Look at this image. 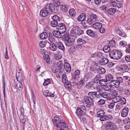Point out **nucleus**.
Instances as JSON below:
<instances>
[{
    "mask_svg": "<svg viewBox=\"0 0 130 130\" xmlns=\"http://www.w3.org/2000/svg\"><path fill=\"white\" fill-rule=\"evenodd\" d=\"M108 45L110 47H114L116 45L115 42L114 40H111L109 42Z\"/></svg>",
    "mask_w": 130,
    "mask_h": 130,
    "instance_id": "obj_48",
    "label": "nucleus"
},
{
    "mask_svg": "<svg viewBox=\"0 0 130 130\" xmlns=\"http://www.w3.org/2000/svg\"><path fill=\"white\" fill-rule=\"evenodd\" d=\"M56 127L57 128H65L68 127V125L65 122L61 121L59 124L57 125Z\"/></svg>",
    "mask_w": 130,
    "mask_h": 130,
    "instance_id": "obj_17",
    "label": "nucleus"
},
{
    "mask_svg": "<svg viewBox=\"0 0 130 130\" xmlns=\"http://www.w3.org/2000/svg\"><path fill=\"white\" fill-rule=\"evenodd\" d=\"M107 67L108 68H110L113 67L114 65V63L111 62H108L107 64Z\"/></svg>",
    "mask_w": 130,
    "mask_h": 130,
    "instance_id": "obj_60",
    "label": "nucleus"
},
{
    "mask_svg": "<svg viewBox=\"0 0 130 130\" xmlns=\"http://www.w3.org/2000/svg\"><path fill=\"white\" fill-rule=\"evenodd\" d=\"M105 100L103 99H100L98 102V104L99 105H103L105 103Z\"/></svg>",
    "mask_w": 130,
    "mask_h": 130,
    "instance_id": "obj_53",
    "label": "nucleus"
},
{
    "mask_svg": "<svg viewBox=\"0 0 130 130\" xmlns=\"http://www.w3.org/2000/svg\"><path fill=\"white\" fill-rule=\"evenodd\" d=\"M90 17L95 22L99 21L98 16L96 14H90Z\"/></svg>",
    "mask_w": 130,
    "mask_h": 130,
    "instance_id": "obj_24",
    "label": "nucleus"
},
{
    "mask_svg": "<svg viewBox=\"0 0 130 130\" xmlns=\"http://www.w3.org/2000/svg\"><path fill=\"white\" fill-rule=\"evenodd\" d=\"M86 18V15L85 14L83 13L78 17L77 20L79 21H85Z\"/></svg>",
    "mask_w": 130,
    "mask_h": 130,
    "instance_id": "obj_18",
    "label": "nucleus"
},
{
    "mask_svg": "<svg viewBox=\"0 0 130 130\" xmlns=\"http://www.w3.org/2000/svg\"><path fill=\"white\" fill-rule=\"evenodd\" d=\"M64 41L66 45L70 47L74 43L75 39L70 37V35L67 33H66L63 35Z\"/></svg>",
    "mask_w": 130,
    "mask_h": 130,
    "instance_id": "obj_2",
    "label": "nucleus"
},
{
    "mask_svg": "<svg viewBox=\"0 0 130 130\" xmlns=\"http://www.w3.org/2000/svg\"><path fill=\"white\" fill-rule=\"evenodd\" d=\"M128 112V108L127 107H124L121 112V115L122 117H124L127 115Z\"/></svg>",
    "mask_w": 130,
    "mask_h": 130,
    "instance_id": "obj_11",
    "label": "nucleus"
},
{
    "mask_svg": "<svg viewBox=\"0 0 130 130\" xmlns=\"http://www.w3.org/2000/svg\"><path fill=\"white\" fill-rule=\"evenodd\" d=\"M108 83L106 79H100L99 84L101 86H104L106 85Z\"/></svg>",
    "mask_w": 130,
    "mask_h": 130,
    "instance_id": "obj_34",
    "label": "nucleus"
},
{
    "mask_svg": "<svg viewBox=\"0 0 130 130\" xmlns=\"http://www.w3.org/2000/svg\"><path fill=\"white\" fill-rule=\"evenodd\" d=\"M15 88L17 89H19V90H21L23 86L21 83H18L16 84Z\"/></svg>",
    "mask_w": 130,
    "mask_h": 130,
    "instance_id": "obj_44",
    "label": "nucleus"
},
{
    "mask_svg": "<svg viewBox=\"0 0 130 130\" xmlns=\"http://www.w3.org/2000/svg\"><path fill=\"white\" fill-rule=\"evenodd\" d=\"M125 58L126 61L127 62H130V55H127L125 56Z\"/></svg>",
    "mask_w": 130,
    "mask_h": 130,
    "instance_id": "obj_59",
    "label": "nucleus"
},
{
    "mask_svg": "<svg viewBox=\"0 0 130 130\" xmlns=\"http://www.w3.org/2000/svg\"><path fill=\"white\" fill-rule=\"evenodd\" d=\"M91 57L92 58H95V59H98L102 57L103 54L101 52H98L92 54Z\"/></svg>",
    "mask_w": 130,
    "mask_h": 130,
    "instance_id": "obj_9",
    "label": "nucleus"
},
{
    "mask_svg": "<svg viewBox=\"0 0 130 130\" xmlns=\"http://www.w3.org/2000/svg\"><path fill=\"white\" fill-rule=\"evenodd\" d=\"M115 80L119 85L121 83H122L123 82V78L120 77H116V79Z\"/></svg>",
    "mask_w": 130,
    "mask_h": 130,
    "instance_id": "obj_31",
    "label": "nucleus"
},
{
    "mask_svg": "<svg viewBox=\"0 0 130 130\" xmlns=\"http://www.w3.org/2000/svg\"><path fill=\"white\" fill-rule=\"evenodd\" d=\"M75 10L73 9H70L69 11V14L71 16L74 17L76 15Z\"/></svg>",
    "mask_w": 130,
    "mask_h": 130,
    "instance_id": "obj_33",
    "label": "nucleus"
},
{
    "mask_svg": "<svg viewBox=\"0 0 130 130\" xmlns=\"http://www.w3.org/2000/svg\"><path fill=\"white\" fill-rule=\"evenodd\" d=\"M108 59L106 58H102L99 61V63L101 65H104L107 64L108 62Z\"/></svg>",
    "mask_w": 130,
    "mask_h": 130,
    "instance_id": "obj_16",
    "label": "nucleus"
},
{
    "mask_svg": "<svg viewBox=\"0 0 130 130\" xmlns=\"http://www.w3.org/2000/svg\"><path fill=\"white\" fill-rule=\"evenodd\" d=\"M85 82V79L84 78H82L78 82L77 85H79L80 87H82L84 84Z\"/></svg>",
    "mask_w": 130,
    "mask_h": 130,
    "instance_id": "obj_39",
    "label": "nucleus"
},
{
    "mask_svg": "<svg viewBox=\"0 0 130 130\" xmlns=\"http://www.w3.org/2000/svg\"><path fill=\"white\" fill-rule=\"evenodd\" d=\"M87 34L89 36L94 37L95 36V32L90 29L86 31Z\"/></svg>",
    "mask_w": 130,
    "mask_h": 130,
    "instance_id": "obj_26",
    "label": "nucleus"
},
{
    "mask_svg": "<svg viewBox=\"0 0 130 130\" xmlns=\"http://www.w3.org/2000/svg\"><path fill=\"white\" fill-rule=\"evenodd\" d=\"M57 28L58 30L62 34L64 33L66 30V27L65 24L62 23L58 24Z\"/></svg>",
    "mask_w": 130,
    "mask_h": 130,
    "instance_id": "obj_5",
    "label": "nucleus"
},
{
    "mask_svg": "<svg viewBox=\"0 0 130 130\" xmlns=\"http://www.w3.org/2000/svg\"><path fill=\"white\" fill-rule=\"evenodd\" d=\"M105 112L104 111L102 110H100L97 113V115L98 117L101 118L104 115Z\"/></svg>",
    "mask_w": 130,
    "mask_h": 130,
    "instance_id": "obj_41",
    "label": "nucleus"
},
{
    "mask_svg": "<svg viewBox=\"0 0 130 130\" xmlns=\"http://www.w3.org/2000/svg\"><path fill=\"white\" fill-rule=\"evenodd\" d=\"M60 9L63 12H66L68 10V8L66 6L63 5H61Z\"/></svg>",
    "mask_w": 130,
    "mask_h": 130,
    "instance_id": "obj_49",
    "label": "nucleus"
},
{
    "mask_svg": "<svg viewBox=\"0 0 130 130\" xmlns=\"http://www.w3.org/2000/svg\"><path fill=\"white\" fill-rule=\"evenodd\" d=\"M83 103L85 105H86L87 107L88 108L94 105L93 102L92 100V99L87 96H84Z\"/></svg>",
    "mask_w": 130,
    "mask_h": 130,
    "instance_id": "obj_3",
    "label": "nucleus"
},
{
    "mask_svg": "<svg viewBox=\"0 0 130 130\" xmlns=\"http://www.w3.org/2000/svg\"><path fill=\"white\" fill-rule=\"evenodd\" d=\"M94 83L92 81L88 82L86 85V88L88 89H94Z\"/></svg>",
    "mask_w": 130,
    "mask_h": 130,
    "instance_id": "obj_13",
    "label": "nucleus"
},
{
    "mask_svg": "<svg viewBox=\"0 0 130 130\" xmlns=\"http://www.w3.org/2000/svg\"><path fill=\"white\" fill-rule=\"evenodd\" d=\"M123 122L124 124H127L130 123V119L127 118L124 119L123 120Z\"/></svg>",
    "mask_w": 130,
    "mask_h": 130,
    "instance_id": "obj_56",
    "label": "nucleus"
},
{
    "mask_svg": "<svg viewBox=\"0 0 130 130\" xmlns=\"http://www.w3.org/2000/svg\"><path fill=\"white\" fill-rule=\"evenodd\" d=\"M64 68L68 72H70L71 70L70 66L68 62H65L64 64Z\"/></svg>",
    "mask_w": 130,
    "mask_h": 130,
    "instance_id": "obj_19",
    "label": "nucleus"
},
{
    "mask_svg": "<svg viewBox=\"0 0 130 130\" xmlns=\"http://www.w3.org/2000/svg\"><path fill=\"white\" fill-rule=\"evenodd\" d=\"M51 24L52 26L53 27H56L58 25L57 21L53 20L51 21Z\"/></svg>",
    "mask_w": 130,
    "mask_h": 130,
    "instance_id": "obj_38",
    "label": "nucleus"
},
{
    "mask_svg": "<svg viewBox=\"0 0 130 130\" xmlns=\"http://www.w3.org/2000/svg\"><path fill=\"white\" fill-rule=\"evenodd\" d=\"M57 67L58 69L61 70L63 68V63L61 61L58 62L57 64Z\"/></svg>",
    "mask_w": 130,
    "mask_h": 130,
    "instance_id": "obj_36",
    "label": "nucleus"
},
{
    "mask_svg": "<svg viewBox=\"0 0 130 130\" xmlns=\"http://www.w3.org/2000/svg\"><path fill=\"white\" fill-rule=\"evenodd\" d=\"M117 102H113L110 103L108 105V107L111 109L113 108L115 105V103Z\"/></svg>",
    "mask_w": 130,
    "mask_h": 130,
    "instance_id": "obj_55",
    "label": "nucleus"
},
{
    "mask_svg": "<svg viewBox=\"0 0 130 130\" xmlns=\"http://www.w3.org/2000/svg\"><path fill=\"white\" fill-rule=\"evenodd\" d=\"M62 81L63 83L65 84V87L66 88H69L71 86V84L69 81H68L67 79L66 74H63L62 75Z\"/></svg>",
    "mask_w": 130,
    "mask_h": 130,
    "instance_id": "obj_4",
    "label": "nucleus"
},
{
    "mask_svg": "<svg viewBox=\"0 0 130 130\" xmlns=\"http://www.w3.org/2000/svg\"><path fill=\"white\" fill-rule=\"evenodd\" d=\"M53 20L57 21V20L60 21L59 18L58 16L57 15H55L52 17Z\"/></svg>",
    "mask_w": 130,
    "mask_h": 130,
    "instance_id": "obj_64",
    "label": "nucleus"
},
{
    "mask_svg": "<svg viewBox=\"0 0 130 130\" xmlns=\"http://www.w3.org/2000/svg\"><path fill=\"white\" fill-rule=\"evenodd\" d=\"M49 47L51 50L54 51H55L57 48L56 44H55L53 43L51 44Z\"/></svg>",
    "mask_w": 130,
    "mask_h": 130,
    "instance_id": "obj_42",
    "label": "nucleus"
},
{
    "mask_svg": "<svg viewBox=\"0 0 130 130\" xmlns=\"http://www.w3.org/2000/svg\"><path fill=\"white\" fill-rule=\"evenodd\" d=\"M109 84L111 88L113 89L118 88L120 86L115 80H111L109 83Z\"/></svg>",
    "mask_w": 130,
    "mask_h": 130,
    "instance_id": "obj_6",
    "label": "nucleus"
},
{
    "mask_svg": "<svg viewBox=\"0 0 130 130\" xmlns=\"http://www.w3.org/2000/svg\"><path fill=\"white\" fill-rule=\"evenodd\" d=\"M109 55L111 59L119 60L121 58L122 54L120 51L115 50L110 51L109 53Z\"/></svg>",
    "mask_w": 130,
    "mask_h": 130,
    "instance_id": "obj_1",
    "label": "nucleus"
},
{
    "mask_svg": "<svg viewBox=\"0 0 130 130\" xmlns=\"http://www.w3.org/2000/svg\"><path fill=\"white\" fill-rule=\"evenodd\" d=\"M43 57L44 59L46 61V63H50V61L49 56L47 54H46L45 55L43 56Z\"/></svg>",
    "mask_w": 130,
    "mask_h": 130,
    "instance_id": "obj_47",
    "label": "nucleus"
},
{
    "mask_svg": "<svg viewBox=\"0 0 130 130\" xmlns=\"http://www.w3.org/2000/svg\"><path fill=\"white\" fill-rule=\"evenodd\" d=\"M110 94L113 96H115L118 94V92L117 91L113 89L111 90L110 91Z\"/></svg>",
    "mask_w": 130,
    "mask_h": 130,
    "instance_id": "obj_46",
    "label": "nucleus"
},
{
    "mask_svg": "<svg viewBox=\"0 0 130 130\" xmlns=\"http://www.w3.org/2000/svg\"><path fill=\"white\" fill-rule=\"evenodd\" d=\"M119 103L117 104L116 106V108L120 110L123 107V105Z\"/></svg>",
    "mask_w": 130,
    "mask_h": 130,
    "instance_id": "obj_58",
    "label": "nucleus"
},
{
    "mask_svg": "<svg viewBox=\"0 0 130 130\" xmlns=\"http://www.w3.org/2000/svg\"><path fill=\"white\" fill-rule=\"evenodd\" d=\"M43 94L46 97H53L54 96V95L51 92H49L48 90L44 91L43 92Z\"/></svg>",
    "mask_w": 130,
    "mask_h": 130,
    "instance_id": "obj_21",
    "label": "nucleus"
},
{
    "mask_svg": "<svg viewBox=\"0 0 130 130\" xmlns=\"http://www.w3.org/2000/svg\"><path fill=\"white\" fill-rule=\"evenodd\" d=\"M86 41L81 38H78L77 40V43L80 45H83L86 43Z\"/></svg>",
    "mask_w": 130,
    "mask_h": 130,
    "instance_id": "obj_35",
    "label": "nucleus"
},
{
    "mask_svg": "<svg viewBox=\"0 0 130 130\" xmlns=\"http://www.w3.org/2000/svg\"><path fill=\"white\" fill-rule=\"evenodd\" d=\"M106 128L107 129H111L114 126V124L110 121L107 122L106 124Z\"/></svg>",
    "mask_w": 130,
    "mask_h": 130,
    "instance_id": "obj_23",
    "label": "nucleus"
},
{
    "mask_svg": "<svg viewBox=\"0 0 130 130\" xmlns=\"http://www.w3.org/2000/svg\"><path fill=\"white\" fill-rule=\"evenodd\" d=\"M76 113L77 115L78 116H82L85 114V111L82 110L80 107L77 108Z\"/></svg>",
    "mask_w": 130,
    "mask_h": 130,
    "instance_id": "obj_10",
    "label": "nucleus"
},
{
    "mask_svg": "<svg viewBox=\"0 0 130 130\" xmlns=\"http://www.w3.org/2000/svg\"><path fill=\"white\" fill-rule=\"evenodd\" d=\"M96 70L97 73L99 74H103L105 72V69L101 67L97 69Z\"/></svg>",
    "mask_w": 130,
    "mask_h": 130,
    "instance_id": "obj_28",
    "label": "nucleus"
},
{
    "mask_svg": "<svg viewBox=\"0 0 130 130\" xmlns=\"http://www.w3.org/2000/svg\"><path fill=\"white\" fill-rule=\"evenodd\" d=\"M53 35L56 38H60L62 36V33L60 31L58 30H54L53 32Z\"/></svg>",
    "mask_w": 130,
    "mask_h": 130,
    "instance_id": "obj_12",
    "label": "nucleus"
},
{
    "mask_svg": "<svg viewBox=\"0 0 130 130\" xmlns=\"http://www.w3.org/2000/svg\"><path fill=\"white\" fill-rule=\"evenodd\" d=\"M52 73L57 74L58 71V69H56L55 67H53L52 68Z\"/></svg>",
    "mask_w": 130,
    "mask_h": 130,
    "instance_id": "obj_63",
    "label": "nucleus"
},
{
    "mask_svg": "<svg viewBox=\"0 0 130 130\" xmlns=\"http://www.w3.org/2000/svg\"><path fill=\"white\" fill-rule=\"evenodd\" d=\"M54 3L55 6L56 7H59L60 5V3L59 0H54Z\"/></svg>",
    "mask_w": 130,
    "mask_h": 130,
    "instance_id": "obj_51",
    "label": "nucleus"
},
{
    "mask_svg": "<svg viewBox=\"0 0 130 130\" xmlns=\"http://www.w3.org/2000/svg\"><path fill=\"white\" fill-rule=\"evenodd\" d=\"M121 71L123 72H127L129 70L128 66L126 65L123 64L120 67Z\"/></svg>",
    "mask_w": 130,
    "mask_h": 130,
    "instance_id": "obj_20",
    "label": "nucleus"
},
{
    "mask_svg": "<svg viewBox=\"0 0 130 130\" xmlns=\"http://www.w3.org/2000/svg\"><path fill=\"white\" fill-rule=\"evenodd\" d=\"M55 5L53 6V5L52 3H51L48 5H47L45 6L44 9H47L48 11H50L51 12H53L55 10Z\"/></svg>",
    "mask_w": 130,
    "mask_h": 130,
    "instance_id": "obj_8",
    "label": "nucleus"
},
{
    "mask_svg": "<svg viewBox=\"0 0 130 130\" xmlns=\"http://www.w3.org/2000/svg\"><path fill=\"white\" fill-rule=\"evenodd\" d=\"M102 26V24L100 23L95 22L93 25V27L96 29H99Z\"/></svg>",
    "mask_w": 130,
    "mask_h": 130,
    "instance_id": "obj_22",
    "label": "nucleus"
},
{
    "mask_svg": "<svg viewBox=\"0 0 130 130\" xmlns=\"http://www.w3.org/2000/svg\"><path fill=\"white\" fill-rule=\"evenodd\" d=\"M110 50V46L108 45H105L103 48V51L105 53L109 52Z\"/></svg>",
    "mask_w": 130,
    "mask_h": 130,
    "instance_id": "obj_43",
    "label": "nucleus"
},
{
    "mask_svg": "<svg viewBox=\"0 0 130 130\" xmlns=\"http://www.w3.org/2000/svg\"><path fill=\"white\" fill-rule=\"evenodd\" d=\"M46 45L45 42L44 41H41L39 43V46L41 47H44Z\"/></svg>",
    "mask_w": 130,
    "mask_h": 130,
    "instance_id": "obj_62",
    "label": "nucleus"
},
{
    "mask_svg": "<svg viewBox=\"0 0 130 130\" xmlns=\"http://www.w3.org/2000/svg\"><path fill=\"white\" fill-rule=\"evenodd\" d=\"M126 103V100L124 98H122V99L120 101V103L122 105L125 104Z\"/></svg>",
    "mask_w": 130,
    "mask_h": 130,
    "instance_id": "obj_61",
    "label": "nucleus"
},
{
    "mask_svg": "<svg viewBox=\"0 0 130 130\" xmlns=\"http://www.w3.org/2000/svg\"><path fill=\"white\" fill-rule=\"evenodd\" d=\"M48 10L44 9L41 10L40 11V14L42 17H45L48 15Z\"/></svg>",
    "mask_w": 130,
    "mask_h": 130,
    "instance_id": "obj_14",
    "label": "nucleus"
},
{
    "mask_svg": "<svg viewBox=\"0 0 130 130\" xmlns=\"http://www.w3.org/2000/svg\"><path fill=\"white\" fill-rule=\"evenodd\" d=\"M56 44L57 47L58 48L62 51H64V47L62 43L59 42H57L56 43Z\"/></svg>",
    "mask_w": 130,
    "mask_h": 130,
    "instance_id": "obj_25",
    "label": "nucleus"
},
{
    "mask_svg": "<svg viewBox=\"0 0 130 130\" xmlns=\"http://www.w3.org/2000/svg\"><path fill=\"white\" fill-rule=\"evenodd\" d=\"M110 118L109 117L107 116L104 115L101 118H100V120L101 121H103L106 120H107Z\"/></svg>",
    "mask_w": 130,
    "mask_h": 130,
    "instance_id": "obj_40",
    "label": "nucleus"
},
{
    "mask_svg": "<svg viewBox=\"0 0 130 130\" xmlns=\"http://www.w3.org/2000/svg\"><path fill=\"white\" fill-rule=\"evenodd\" d=\"M96 93L95 92H90L88 93V97L91 98H95V94Z\"/></svg>",
    "mask_w": 130,
    "mask_h": 130,
    "instance_id": "obj_45",
    "label": "nucleus"
},
{
    "mask_svg": "<svg viewBox=\"0 0 130 130\" xmlns=\"http://www.w3.org/2000/svg\"><path fill=\"white\" fill-rule=\"evenodd\" d=\"M116 12V9L114 8H110L107 11L108 13L110 15H113Z\"/></svg>",
    "mask_w": 130,
    "mask_h": 130,
    "instance_id": "obj_32",
    "label": "nucleus"
},
{
    "mask_svg": "<svg viewBox=\"0 0 130 130\" xmlns=\"http://www.w3.org/2000/svg\"><path fill=\"white\" fill-rule=\"evenodd\" d=\"M113 79V76L110 74H109L106 76V79L107 82L108 81H111V80H112Z\"/></svg>",
    "mask_w": 130,
    "mask_h": 130,
    "instance_id": "obj_37",
    "label": "nucleus"
},
{
    "mask_svg": "<svg viewBox=\"0 0 130 130\" xmlns=\"http://www.w3.org/2000/svg\"><path fill=\"white\" fill-rule=\"evenodd\" d=\"M19 118L20 122L22 124H24L26 121V118L24 115H20L19 116Z\"/></svg>",
    "mask_w": 130,
    "mask_h": 130,
    "instance_id": "obj_29",
    "label": "nucleus"
},
{
    "mask_svg": "<svg viewBox=\"0 0 130 130\" xmlns=\"http://www.w3.org/2000/svg\"><path fill=\"white\" fill-rule=\"evenodd\" d=\"M48 35L46 32H43L40 35V38L41 39H46L48 37Z\"/></svg>",
    "mask_w": 130,
    "mask_h": 130,
    "instance_id": "obj_30",
    "label": "nucleus"
},
{
    "mask_svg": "<svg viewBox=\"0 0 130 130\" xmlns=\"http://www.w3.org/2000/svg\"><path fill=\"white\" fill-rule=\"evenodd\" d=\"M61 121V119L57 117H54V119L52 120V121L53 124L55 125H56V126L57 125L59 124Z\"/></svg>",
    "mask_w": 130,
    "mask_h": 130,
    "instance_id": "obj_15",
    "label": "nucleus"
},
{
    "mask_svg": "<svg viewBox=\"0 0 130 130\" xmlns=\"http://www.w3.org/2000/svg\"><path fill=\"white\" fill-rule=\"evenodd\" d=\"M127 43L125 41H120L119 43V45L120 47H124L126 45Z\"/></svg>",
    "mask_w": 130,
    "mask_h": 130,
    "instance_id": "obj_52",
    "label": "nucleus"
},
{
    "mask_svg": "<svg viewBox=\"0 0 130 130\" xmlns=\"http://www.w3.org/2000/svg\"><path fill=\"white\" fill-rule=\"evenodd\" d=\"M100 76H96L93 79L94 83H97L99 82L100 79Z\"/></svg>",
    "mask_w": 130,
    "mask_h": 130,
    "instance_id": "obj_50",
    "label": "nucleus"
},
{
    "mask_svg": "<svg viewBox=\"0 0 130 130\" xmlns=\"http://www.w3.org/2000/svg\"><path fill=\"white\" fill-rule=\"evenodd\" d=\"M93 23H95L93 20L90 17V18L87 20V23L89 25H91Z\"/></svg>",
    "mask_w": 130,
    "mask_h": 130,
    "instance_id": "obj_57",
    "label": "nucleus"
},
{
    "mask_svg": "<svg viewBox=\"0 0 130 130\" xmlns=\"http://www.w3.org/2000/svg\"><path fill=\"white\" fill-rule=\"evenodd\" d=\"M62 56L61 54L59 53L57 56H54V58L56 60H58L61 59Z\"/></svg>",
    "mask_w": 130,
    "mask_h": 130,
    "instance_id": "obj_54",
    "label": "nucleus"
},
{
    "mask_svg": "<svg viewBox=\"0 0 130 130\" xmlns=\"http://www.w3.org/2000/svg\"><path fill=\"white\" fill-rule=\"evenodd\" d=\"M48 40L51 43H53L55 41L54 36L52 35V33H50L49 35Z\"/></svg>",
    "mask_w": 130,
    "mask_h": 130,
    "instance_id": "obj_27",
    "label": "nucleus"
},
{
    "mask_svg": "<svg viewBox=\"0 0 130 130\" xmlns=\"http://www.w3.org/2000/svg\"><path fill=\"white\" fill-rule=\"evenodd\" d=\"M101 96L104 99H106L107 101H110L111 99L109 93L105 91L101 93Z\"/></svg>",
    "mask_w": 130,
    "mask_h": 130,
    "instance_id": "obj_7",
    "label": "nucleus"
}]
</instances>
